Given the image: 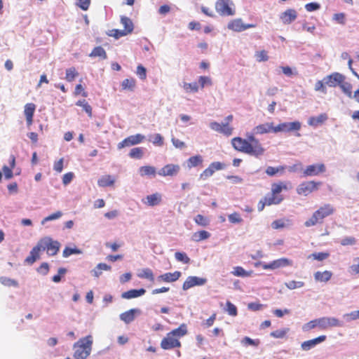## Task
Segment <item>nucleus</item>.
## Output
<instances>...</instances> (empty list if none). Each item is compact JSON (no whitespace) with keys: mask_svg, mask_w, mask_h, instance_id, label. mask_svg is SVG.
I'll return each mask as SVG.
<instances>
[{"mask_svg":"<svg viewBox=\"0 0 359 359\" xmlns=\"http://www.w3.org/2000/svg\"><path fill=\"white\" fill-rule=\"evenodd\" d=\"M276 126L273 122L259 124L253 128V133L247 134L246 139L236 137L231 139L233 148L239 151L255 157H260L265 153V149L255 135H264L266 133H276Z\"/></svg>","mask_w":359,"mask_h":359,"instance_id":"1","label":"nucleus"},{"mask_svg":"<svg viewBox=\"0 0 359 359\" xmlns=\"http://www.w3.org/2000/svg\"><path fill=\"white\" fill-rule=\"evenodd\" d=\"M187 333L188 327L187 324L182 323L177 328L166 334L165 337L161 341V348L163 350L180 348L182 344L180 339L187 335Z\"/></svg>","mask_w":359,"mask_h":359,"instance_id":"2","label":"nucleus"},{"mask_svg":"<svg viewBox=\"0 0 359 359\" xmlns=\"http://www.w3.org/2000/svg\"><path fill=\"white\" fill-rule=\"evenodd\" d=\"M334 212L335 208L332 205L324 204L312 214L311 217L304 222V225L306 227H310L318 224H323L324 219L332 215Z\"/></svg>","mask_w":359,"mask_h":359,"instance_id":"3","label":"nucleus"},{"mask_svg":"<svg viewBox=\"0 0 359 359\" xmlns=\"http://www.w3.org/2000/svg\"><path fill=\"white\" fill-rule=\"evenodd\" d=\"M93 337L91 335L81 338L73 346L74 358L75 359H86L91 353Z\"/></svg>","mask_w":359,"mask_h":359,"instance_id":"4","label":"nucleus"},{"mask_svg":"<svg viewBox=\"0 0 359 359\" xmlns=\"http://www.w3.org/2000/svg\"><path fill=\"white\" fill-rule=\"evenodd\" d=\"M233 118V115L230 114L225 118L224 123H219L216 121L210 123V128L219 133H221L226 137H229L233 134V128L231 126Z\"/></svg>","mask_w":359,"mask_h":359,"instance_id":"5","label":"nucleus"},{"mask_svg":"<svg viewBox=\"0 0 359 359\" xmlns=\"http://www.w3.org/2000/svg\"><path fill=\"white\" fill-rule=\"evenodd\" d=\"M38 243L41 251H46L48 256L56 255L60 248V243L57 241H53L50 237L42 238L38 241Z\"/></svg>","mask_w":359,"mask_h":359,"instance_id":"6","label":"nucleus"},{"mask_svg":"<svg viewBox=\"0 0 359 359\" xmlns=\"http://www.w3.org/2000/svg\"><path fill=\"white\" fill-rule=\"evenodd\" d=\"M216 11L222 16L234 15L236 11L231 0H217L215 3Z\"/></svg>","mask_w":359,"mask_h":359,"instance_id":"7","label":"nucleus"},{"mask_svg":"<svg viewBox=\"0 0 359 359\" xmlns=\"http://www.w3.org/2000/svg\"><path fill=\"white\" fill-rule=\"evenodd\" d=\"M290 189V182L279 181L278 182L273 183L271 184V195L269 197H273L274 201H278V204L280 203L284 198L280 193L282 191H287Z\"/></svg>","mask_w":359,"mask_h":359,"instance_id":"8","label":"nucleus"},{"mask_svg":"<svg viewBox=\"0 0 359 359\" xmlns=\"http://www.w3.org/2000/svg\"><path fill=\"white\" fill-rule=\"evenodd\" d=\"M320 184V182H315L313 180L303 182L298 185L296 191L299 195L306 196L312 192L317 191Z\"/></svg>","mask_w":359,"mask_h":359,"instance_id":"9","label":"nucleus"},{"mask_svg":"<svg viewBox=\"0 0 359 359\" xmlns=\"http://www.w3.org/2000/svg\"><path fill=\"white\" fill-rule=\"evenodd\" d=\"M255 27H256L255 24H244L241 18L231 20L227 24V28L236 32H241L248 29Z\"/></svg>","mask_w":359,"mask_h":359,"instance_id":"10","label":"nucleus"},{"mask_svg":"<svg viewBox=\"0 0 359 359\" xmlns=\"http://www.w3.org/2000/svg\"><path fill=\"white\" fill-rule=\"evenodd\" d=\"M144 139L145 137L141 134L130 135L119 142L117 145V147L118 149H121L126 147H131L135 144H138L142 142Z\"/></svg>","mask_w":359,"mask_h":359,"instance_id":"11","label":"nucleus"},{"mask_svg":"<svg viewBox=\"0 0 359 359\" xmlns=\"http://www.w3.org/2000/svg\"><path fill=\"white\" fill-rule=\"evenodd\" d=\"M276 133L280 132L288 133L292 131H298L301 128V123L299 121H293V122H285L279 123L276 126Z\"/></svg>","mask_w":359,"mask_h":359,"instance_id":"12","label":"nucleus"},{"mask_svg":"<svg viewBox=\"0 0 359 359\" xmlns=\"http://www.w3.org/2000/svg\"><path fill=\"white\" fill-rule=\"evenodd\" d=\"M326 171V167L324 163L312 164L306 166L303 174L304 176H316Z\"/></svg>","mask_w":359,"mask_h":359,"instance_id":"13","label":"nucleus"},{"mask_svg":"<svg viewBox=\"0 0 359 359\" xmlns=\"http://www.w3.org/2000/svg\"><path fill=\"white\" fill-rule=\"evenodd\" d=\"M207 279L197 276H189L183 283L182 289L187 290L194 286L203 285L206 283Z\"/></svg>","mask_w":359,"mask_h":359,"instance_id":"14","label":"nucleus"},{"mask_svg":"<svg viewBox=\"0 0 359 359\" xmlns=\"http://www.w3.org/2000/svg\"><path fill=\"white\" fill-rule=\"evenodd\" d=\"M345 79L346 77L343 74L339 72H334L324 77L323 81L329 87H336L339 86L340 83Z\"/></svg>","mask_w":359,"mask_h":359,"instance_id":"15","label":"nucleus"},{"mask_svg":"<svg viewBox=\"0 0 359 359\" xmlns=\"http://www.w3.org/2000/svg\"><path fill=\"white\" fill-rule=\"evenodd\" d=\"M319 327L322 330H326L332 327H339L341 326V322L336 318L332 317H323L320 318Z\"/></svg>","mask_w":359,"mask_h":359,"instance_id":"16","label":"nucleus"},{"mask_svg":"<svg viewBox=\"0 0 359 359\" xmlns=\"http://www.w3.org/2000/svg\"><path fill=\"white\" fill-rule=\"evenodd\" d=\"M180 170V166L177 164H167L159 171L158 175L163 177L177 175Z\"/></svg>","mask_w":359,"mask_h":359,"instance_id":"17","label":"nucleus"},{"mask_svg":"<svg viewBox=\"0 0 359 359\" xmlns=\"http://www.w3.org/2000/svg\"><path fill=\"white\" fill-rule=\"evenodd\" d=\"M224 165L220 162H213L210 164L208 168L205 169L200 175V178L202 180H206L213 175L216 170L223 169Z\"/></svg>","mask_w":359,"mask_h":359,"instance_id":"18","label":"nucleus"},{"mask_svg":"<svg viewBox=\"0 0 359 359\" xmlns=\"http://www.w3.org/2000/svg\"><path fill=\"white\" fill-rule=\"evenodd\" d=\"M297 18V12L292 8L287 9L280 15V19L284 25H289L294 22Z\"/></svg>","mask_w":359,"mask_h":359,"instance_id":"19","label":"nucleus"},{"mask_svg":"<svg viewBox=\"0 0 359 359\" xmlns=\"http://www.w3.org/2000/svg\"><path fill=\"white\" fill-rule=\"evenodd\" d=\"M182 276V273L176 271L173 273H165L158 276L157 279L159 281L165 283H172L177 281Z\"/></svg>","mask_w":359,"mask_h":359,"instance_id":"20","label":"nucleus"},{"mask_svg":"<svg viewBox=\"0 0 359 359\" xmlns=\"http://www.w3.org/2000/svg\"><path fill=\"white\" fill-rule=\"evenodd\" d=\"M35 109L36 105L34 103H27L25 105L24 114L28 126H30L33 123V116Z\"/></svg>","mask_w":359,"mask_h":359,"instance_id":"21","label":"nucleus"},{"mask_svg":"<svg viewBox=\"0 0 359 359\" xmlns=\"http://www.w3.org/2000/svg\"><path fill=\"white\" fill-rule=\"evenodd\" d=\"M325 339H326V336L321 335L315 339L304 341L301 344V347L304 351H309L311 348H313L317 344L324 341Z\"/></svg>","mask_w":359,"mask_h":359,"instance_id":"22","label":"nucleus"},{"mask_svg":"<svg viewBox=\"0 0 359 359\" xmlns=\"http://www.w3.org/2000/svg\"><path fill=\"white\" fill-rule=\"evenodd\" d=\"M162 201V195L160 193H154L142 200V202L149 206H155L159 205Z\"/></svg>","mask_w":359,"mask_h":359,"instance_id":"23","label":"nucleus"},{"mask_svg":"<svg viewBox=\"0 0 359 359\" xmlns=\"http://www.w3.org/2000/svg\"><path fill=\"white\" fill-rule=\"evenodd\" d=\"M41 249L37 243V244L32 249L29 255L25 259V262L28 264H33L37 259L40 258V252Z\"/></svg>","mask_w":359,"mask_h":359,"instance_id":"24","label":"nucleus"},{"mask_svg":"<svg viewBox=\"0 0 359 359\" xmlns=\"http://www.w3.org/2000/svg\"><path fill=\"white\" fill-rule=\"evenodd\" d=\"M140 313V311L138 309H131L120 315V319L128 324L133 321L135 318V314Z\"/></svg>","mask_w":359,"mask_h":359,"instance_id":"25","label":"nucleus"},{"mask_svg":"<svg viewBox=\"0 0 359 359\" xmlns=\"http://www.w3.org/2000/svg\"><path fill=\"white\" fill-rule=\"evenodd\" d=\"M146 292L145 289L140 288L139 290L132 289L124 292L121 294V297L126 299H130L133 298H137L144 294Z\"/></svg>","mask_w":359,"mask_h":359,"instance_id":"26","label":"nucleus"},{"mask_svg":"<svg viewBox=\"0 0 359 359\" xmlns=\"http://www.w3.org/2000/svg\"><path fill=\"white\" fill-rule=\"evenodd\" d=\"M121 23L123 25L124 29L122 34H131L134 29V25L133 21L126 16L121 17Z\"/></svg>","mask_w":359,"mask_h":359,"instance_id":"27","label":"nucleus"},{"mask_svg":"<svg viewBox=\"0 0 359 359\" xmlns=\"http://www.w3.org/2000/svg\"><path fill=\"white\" fill-rule=\"evenodd\" d=\"M327 118L328 116L326 114H321L317 116L310 117L308 121V124L313 127H317L323 124Z\"/></svg>","mask_w":359,"mask_h":359,"instance_id":"28","label":"nucleus"},{"mask_svg":"<svg viewBox=\"0 0 359 359\" xmlns=\"http://www.w3.org/2000/svg\"><path fill=\"white\" fill-rule=\"evenodd\" d=\"M332 276V273L327 270L324 271H317L314 273V279L317 282L326 283L331 279Z\"/></svg>","mask_w":359,"mask_h":359,"instance_id":"29","label":"nucleus"},{"mask_svg":"<svg viewBox=\"0 0 359 359\" xmlns=\"http://www.w3.org/2000/svg\"><path fill=\"white\" fill-rule=\"evenodd\" d=\"M15 158L13 155H11V161H10V167L7 166V165H4L3 166V172H4V176L6 179H11L13 177V171H12V169L15 167Z\"/></svg>","mask_w":359,"mask_h":359,"instance_id":"30","label":"nucleus"},{"mask_svg":"<svg viewBox=\"0 0 359 359\" xmlns=\"http://www.w3.org/2000/svg\"><path fill=\"white\" fill-rule=\"evenodd\" d=\"M278 201H274L273 197L265 196L258 203V210L262 211L266 205H278Z\"/></svg>","mask_w":359,"mask_h":359,"instance_id":"31","label":"nucleus"},{"mask_svg":"<svg viewBox=\"0 0 359 359\" xmlns=\"http://www.w3.org/2000/svg\"><path fill=\"white\" fill-rule=\"evenodd\" d=\"M121 86L123 90L133 91L136 86V81L134 78L126 79L121 82Z\"/></svg>","mask_w":359,"mask_h":359,"instance_id":"32","label":"nucleus"},{"mask_svg":"<svg viewBox=\"0 0 359 359\" xmlns=\"http://www.w3.org/2000/svg\"><path fill=\"white\" fill-rule=\"evenodd\" d=\"M137 276L140 278L148 279L149 280L154 282V276L152 270L149 268L142 269L138 273Z\"/></svg>","mask_w":359,"mask_h":359,"instance_id":"33","label":"nucleus"},{"mask_svg":"<svg viewBox=\"0 0 359 359\" xmlns=\"http://www.w3.org/2000/svg\"><path fill=\"white\" fill-rule=\"evenodd\" d=\"M210 233L205 230L198 231L195 232L192 236L193 241L199 242L210 238Z\"/></svg>","mask_w":359,"mask_h":359,"instance_id":"34","label":"nucleus"},{"mask_svg":"<svg viewBox=\"0 0 359 359\" xmlns=\"http://www.w3.org/2000/svg\"><path fill=\"white\" fill-rule=\"evenodd\" d=\"M203 163V158L200 155H196L194 156L190 157L187 160V166L189 168H191L193 167H196L199 165H201Z\"/></svg>","mask_w":359,"mask_h":359,"instance_id":"35","label":"nucleus"},{"mask_svg":"<svg viewBox=\"0 0 359 359\" xmlns=\"http://www.w3.org/2000/svg\"><path fill=\"white\" fill-rule=\"evenodd\" d=\"M89 56L91 57H100L102 59H106L107 57L106 51L101 46L94 48Z\"/></svg>","mask_w":359,"mask_h":359,"instance_id":"36","label":"nucleus"},{"mask_svg":"<svg viewBox=\"0 0 359 359\" xmlns=\"http://www.w3.org/2000/svg\"><path fill=\"white\" fill-rule=\"evenodd\" d=\"M140 174L142 176H155L156 168L153 166L145 165L140 168Z\"/></svg>","mask_w":359,"mask_h":359,"instance_id":"37","label":"nucleus"},{"mask_svg":"<svg viewBox=\"0 0 359 359\" xmlns=\"http://www.w3.org/2000/svg\"><path fill=\"white\" fill-rule=\"evenodd\" d=\"M114 184V180L110 175L103 176L97 181V184L102 187H110Z\"/></svg>","mask_w":359,"mask_h":359,"instance_id":"38","label":"nucleus"},{"mask_svg":"<svg viewBox=\"0 0 359 359\" xmlns=\"http://www.w3.org/2000/svg\"><path fill=\"white\" fill-rule=\"evenodd\" d=\"M79 76V72L76 71V68L72 67L66 69L65 72V79L72 82L75 79L76 77Z\"/></svg>","mask_w":359,"mask_h":359,"instance_id":"39","label":"nucleus"},{"mask_svg":"<svg viewBox=\"0 0 359 359\" xmlns=\"http://www.w3.org/2000/svg\"><path fill=\"white\" fill-rule=\"evenodd\" d=\"M231 273L235 276L248 277V276H250L252 272V271H246L241 266H236L233 268V271Z\"/></svg>","mask_w":359,"mask_h":359,"instance_id":"40","label":"nucleus"},{"mask_svg":"<svg viewBox=\"0 0 359 359\" xmlns=\"http://www.w3.org/2000/svg\"><path fill=\"white\" fill-rule=\"evenodd\" d=\"M144 154V150L142 147L133 148L129 152V156L131 158L140 159Z\"/></svg>","mask_w":359,"mask_h":359,"instance_id":"41","label":"nucleus"},{"mask_svg":"<svg viewBox=\"0 0 359 359\" xmlns=\"http://www.w3.org/2000/svg\"><path fill=\"white\" fill-rule=\"evenodd\" d=\"M341 90L347 95L348 97H351L352 95V86L350 83L346 81V79H343V81L340 83L339 86Z\"/></svg>","mask_w":359,"mask_h":359,"instance_id":"42","label":"nucleus"},{"mask_svg":"<svg viewBox=\"0 0 359 359\" xmlns=\"http://www.w3.org/2000/svg\"><path fill=\"white\" fill-rule=\"evenodd\" d=\"M76 104L77 106L82 107L83 109L86 112L88 116L89 117H92V107L85 100L77 101Z\"/></svg>","mask_w":359,"mask_h":359,"instance_id":"43","label":"nucleus"},{"mask_svg":"<svg viewBox=\"0 0 359 359\" xmlns=\"http://www.w3.org/2000/svg\"><path fill=\"white\" fill-rule=\"evenodd\" d=\"M285 170V167L284 166H278V167H272V166H269L266 168V173L269 175V176H273L275 175H276L277 173L278 172H283Z\"/></svg>","mask_w":359,"mask_h":359,"instance_id":"44","label":"nucleus"},{"mask_svg":"<svg viewBox=\"0 0 359 359\" xmlns=\"http://www.w3.org/2000/svg\"><path fill=\"white\" fill-rule=\"evenodd\" d=\"M289 328H284L282 330H277L273 332H271L270 335L271 337L276 339H282L286 336L287 332H289Z\"/></svg>","mask_w":359,"mask_h":359,"instance_id":"45","label":"nucleus"},{"mask_svg":"<svg viewBox=\"0 0 359 359\" xmlns=\"http://www.w3.org/2000/svg\"><path fill=\"white\" fill-rule=\"evenodd\" d=\"M175 257L177 261L182 262L184 264H189L190 262V258L187 256L185 252H176L175 253Z\"/></svg>","mask_w":359,"mask_h":359,"instance_id":"46","label":"nucleus"},{"mask_svg":"<svg viewBox=\"0 0 359 359\" xmlns=\"http://www.w3.org/2000/svg\"><path fill=\"white\" fill-rule=\"evenodd\" d=\"M194 221L198 225L201 226H207L210 224L208 218L202 215H197L194 218Z\"/></svg>","mask_w":359,"mask_h":359,"instance_id":"47","label":"nucleus"},{"mask_svg":"<svg viewBox=\"0 0 359 359\" xmlns=\"http://www.w3.org/2000/svg\"><path fill=\"white\" fill-rule=\"evenodd\" d=\"M0 282L5 286L8 287H17L18 286V283L15 280L6 278V277H1L0 278Z\"/></svg>","mask_w":359,"mask_h":359,"instance_id":"48","label":"nucleus"},{"mask_svg":"<svg viewBox=\"0 0 359 359\" xmlns=\"http://www.w3.org/2000/svg\"><path fill=\"white\" fill-rule=\"evenodd\" d=\"M330 256V254L328 252H314L310 255L308 258H313V259H316L318 261H323L324 259H326Z\"/></svg>","mask_w":359,"mask_h":359,"instance_id":"49","label":"nucleus"},{"mask_svg":"<svg viewBox=\"0 0 359 359\" xmlns=\"http://www.w3.org/2000/svg\"><path fill=\"white\" fill-rule=\"evenodd\" d=\"M274 261L276 262L277 269L291 266L292 264V262L290 259L285 257L278 259Z\"/></svg>","mask_w":359,"mask_h":359,"instance_id":"50","label":"nucleus"},{"mask_svg":"<svg viewBox=\"0 0 359 359\" xmlns=\"http://www.w3.org/2000/svg\"><path fill=\"white\" fill-rule=\"evenodd\" d=\"M82 251L76 248H71L69 247H66L62 252V255L64 257H68L73 254H81Z\"/></svg>","mask_w":359,"mask_h":359,"instance_id":"51","label":"nucleus"},{"mask_svg":"<svg viewBox=\"0 0 359 359\" xmlns=\"http://www.w3.org/2000/svg\"><path fill=\"white\" fill-rule=\"evenodd\" d=\"M183 88L185 90L186 92H194L196 93L198 90V84L194 83H184L183 84Z\"/></svg>","mask_w":359,"mask_h":359,"instance_id":"52","label":"nucleus"},{"mask_svg":"<svg viewBox=\"0 0 359 359\" xmlns=\"http://www.w3.org/2000/svg\"><path fill=\"white\" fill-rule=\"evenodd\" d=\"M226 311L229 315L231 316H236L238 314V311L236 306L233 304L231 302L227 301L226 303Z\"/></svg>","mask_w":359,"mask_h":359,"instance_id":"53","label":"nucleus"},{"mask_svg":"<svg viewBox=\"0 0 359 359\" xmlns=\"http://www.w3.org/2000/svg\"><path fill=\"white\" fill-rule=\"evenodd\" d=\"M304 285V283L302 281L290 280L285 283V286L290 290L302 287Z\"/></svg>","mask_w":359,"mask_h":359,"instance_id":"54","label":"nucleus"},{"mask_svg":"<svg viewBox=\"0 0 359 359\" xmlns=\"http://www.w3.org/2000/svg\"><path fill=\"white\" fill-rule=\"evenodd\" d=\"M255 57L258 62L267 61L269 59L267 52L264 50L256 52Z\"/></svg>","mask_w":359,"mask_h":359,"instance_id":"55","label":"nucleus"},{"mask_svg":"<svg viewBox=\"0 0 359 359\" xmlns=\"http://www.w3.org/2000/svg\"><path fill=\"white\" fill-rule=\"evenodd\" d=\"M136 74L142 80H145L147 78V69L142 65L137 67Z\"/></svg>","mask_w":359,"mask_h":359,"instance_id":"56","label":"nucleus"},{"mask_svg":"<svg viewBox=\"0 0 359 359\" xmlns=\"http://www.w3.org/2000/svg\"><path fill=\"white\" fill-rule=\"evenodd\" d=\"M229 220L231 223H233V224H238V223H241L243 222V219L240 215L239 213L238 212H233L231 215H229Z\"/></svg>","mask_w":359,"mask_h":359,"instance_id":"57","label":"nucleus"},{"mask_svg":"<svg viewBox=\"0 0 359 359\" xmlns=\"http://www.w3.org/2000/svg\"><path fill=\"white\" fill-rule=\"evenodd\" d=\"M326 84L325 83L324 81H318L315 84V90L321 92L324 94L327 93V89L325 87Z\"/></svg>","mask_w":359,"mask_h":359,"instance_id":"58","label":"nucleus"},{"mask_svg":"<svg viewBox=\"0 0 359 359\" xmlns=\"http://www.w3.org/2000/svg\"><path fill=\"white\" fill-rule=\"evenodd\" d=\"M243 344L245 346H257L259 344V339H252L248 337H245L242 340Z\"/></svg>","mask_w":359,"mask_h":359,"instance_id":"59","label":"nucleus"},{"mask_svg":"<svg viewBox=\"0 0 359 359\" xmlns=\"http://www.w3.org/2000/svg\"><path fill=\"white\" fill-rule=\"evenodd\" d=\"M62 215V213L60 211H57L54 212L47 217H46L41 222V224H43L45 222L59 219Z\"/></svg>","mask_w":359,"mask_h":359,"instance_id":"60","label":"nucleus"},{"mask_svg":"<svg viewBox=\"0 0 359 359\" xmlns=\"http://www.w3.org/2000/svg\"><path fill=\"white\" fill-rule=\"evenodd\" d=\"M318 320H319V318L309 321L306 325H304V330L308 331V330H312L316 327H319L320 324L318 323Z\"/></svg>","mask_w":359,"mask_h":359,"instance_id":"61","label":"nucleus"},{"mask_svg":"<svg viewBox=\"0 0 359 359\" xmlns=\"http://www.w3.org/2000/svg\"><path fill=\"white\" fill-rule=\"evenodd\" d=\"M198 82L201 85V88H203L206 85L211 86L212 85V80L208 76H201L198 79Z\"/></svg>","mask_w":359,"mask_h":359,"instance_id":"62","label":"nucleus"},{"mask_svg":"<svg viewBox=\"0 0 359 359\" xmlns=\"http://www.w3.org/2000/svg\"><path fill=\"white\" fill-rule=\"evenodd\" d=\"M340 243L341 245H353L356 243V239L354 237H346L343 238Z\"/></svg>","mask_w":359,"mask_h":359,"instance_id":"63","label":"nucleus"},{"mask_svg":"<svg viewBox=\"0 0 359 359\" xmlns=\"http://www.w3.org/2000/svg\"><path fill=\"white\" fill-rule=\"evenodd\" d=\"M74 95H81L83 97H87L88 93L86 92L84 88L82 86L81 84H77L75 87L74 90Z\"/></svg>","mask_w":359,"mask_h":359,"instance_id":"64","label":"nucleus"}]
</instances>
